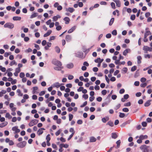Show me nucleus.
<instances>
[{
    "label": "nucleus",
    "instance_id": "nucleus-13",
    "mask_svg": "<svg viewBox=\"0 0 152 152\" xmlns=\"http://www.w3.org/2000/svg\"><path fill=\"white\" fill-rule=\"evenodd\" d=\"M59 146L60 148H62L63 147H64L65 148H67L69 147V145L67 144H64L63 143L60 144Z\"/></svg>",
    "mask_w": 152,
    "mask_h": 152
},
{
    "label": "nucleus",
    "instance_id": "nucleus-40",
    "mask_svg": "<svg viewBox=\"0 0 152 152\" xmlns=\"http://www.w3.org/2000/svg\"><path fill=\"white\" fill-rule=\"evenodd\" d=\"M15 64H17V63L16 62L15 60H13L12 61L10 64V65L11 66H12Z\"/></svg>",
    "mask_w": 152,
    "mask_h": 152
},
{
    "label": "nucleus",
    "instance_id": "nucleus-34",
    "mask_svg": "<svg viewBox=\"0 0 152 152\" xmlns=\"http://www.w3.org/2000/svg\"><path fill=\"white\" fill-rule=\"evenodd\" d=\"M37 13H34L33 14L30 16V18H32L37 17Z\"/></svg>",
    "mask_w": 152,
    "mask_h": 152
},
{
    "label": "nucleus",
    "instance_id": "nucleus-17",
    "mask_svg": "<svg viewBox=\"0 0 152 152\" xmlns=\"http://www.w3.org/2000/svg\"><path fill=\"white\" fill-rule=\"evenodd\" d=\"M63 20L64 21H65V23L66 24L69 23L70 21L69 18L68 17H65L64 18Z\"/></svg>",
    "mask_w": 152,
    "mask_h": 152
},
{
    "label": "nucleus",
    "instance_id": "nucleus-25",
    "mask_svg": "<svg viewBox=\"0 0 152 152\" xmlns=\"http://www.w3.org/2000/svg\"><path fill=\"white\" fill-rule=\"evenodd\" d=\"M116 13L117 14V16H119V11L117 10H116L115 11H114L113 12V14L114 15H116Z\"/></svg>",
    "mask_w": 152,
    "mask_h": 152
},
{
    "label": "nucleus",
    "instance_id": "nucleus-64",
    "mask_svg": "<svg viewBox=\"0 0 152 152\" xmlns=\"http://www.w3.org/2000/svg\"><path fill=\"white\" fill-rule=\"evenodd\" d=\"M83 122V121L81 120H79L77 121V123L78 124H81Z\"/></svg>",
    "mask_w": 152,
    "mask_h": 152
},
{
    "label": "nucleus",
    "instance_id": "nucleus-10",
    "mask_svg": "<svg viewBox=\"0 0 152 152\" xmlns=\"http://www.w3.org/2000/svg\"><path fill=\"white\" fill-rule=\"evenodd\" d=\"M65 10L66 12H69L70 13H72L75 11V9L72 7L66 8Z\"/></svg>",
    "mask_w": 152,
    "mask_h": 152
},
{
    "label": "nucleus",
    "instance_id": "nucleus-43",
    "mask_svg": "<svg viewBox=\"0 0 152 152\" xmlns=\"http://www.w3.org/2000/svg\"><path fill=\"white\" fill-rule=\"evenodd\" d=\"M46 140H47V141H49L50 140V135L49 134H48L46 138Z\"/></svg>",
    "mask_w": 152,
    "mask_h": 152
},
{
    "label": "nucleus",
    "instance_id": "nucleus-16",
    "mask_svg": "<svg viewBox=\"0 0 152 152\" xmlns=\"http://www.w3.org/2000/svg\"><path fill=\"white\" fill-rule=\"evenodd\" d=\"M104 60V59H101L100 58H98L97 59L94 60V61L96 63H101Z\"/></svg>",
    "mask_w": 152,
    "mask_h": 152
},
{
    "label": "nucleus",
    "instance_id": "nucleus-36",
    "mask_svg": "<svg viewBox=\"0 0 152 152\" xmlns=\"http://www.w3.org/2000/svg\"><path fill=\"white\" fill-rule=\"evenodd\" d=\"M107 125H108L111 127L113 126L114 125L113 123L111 121L108 122L107 123Z\"/></svg>",
    "mask_w": 152,
    "mask_h": 152
},
{
    "label": "nucleus",
    "instance_id": "nucleus-27",
    "mask_svg": "<svg viewBox=\"0 0 152 152\" xmlns=\"http://www.w3.org/2000/svg\"><path fill=\"white\" fill-rule=\"evenodd\" d=\"M151 100H149L147 101L144 104V106L145 107H148L151 104Z\"/></svg>",
    "mask_w": 152,
    "mask_h": 152
},
{
    "label": "nucleus",
    "instance_id": "nucleus-49",
    "mask_svg": "<svg viewBox=\"0 0 152 152\" xmlns=\"http://www.w3.org/2000/svg\"><path fill=\"white\" fill-rule=\"evenodd\" d=\"M112 34L114 35H116L117 34V31L116 30H113L112 32Z\"/></svg>",
    "mask_w": 152,
    "mask_h": 152
},
{
    "label": "nucleus",
    "instance_id": "nucleus-30",
    "mask_svg": "<svg viewBox=\"0 0 152 152\" xmlns=\"http://www.w3.org/2000/svg\"><path fill=\"white\" fill-rule=\"evenodd\" d=\"M5 117L10 119L12 118V117L9 113H7L5 115Z\"/></svg>",
    "mask_w": 152,
    "mask_h": 152
},
{
    "label": "nucleus",
    "instance_id": "nucleus-3",
    "mask_svg": "<svg viewBox=\"0 0 152 152\" xmlns=\"http://www.w3.org/2000/svg\"><path fill=\"white\" fill-rule=\"evenodd\" d=\"M143 50L145 53H147V51L151 52L152 51V48L149 47L147 46H144L143 48Z\"/></svg>",
    "mask_w": 152,
    "mask_h": 152
},
{
    "label": "nucleus",
    "instance_id": "nucleus-5",
    "mask_svg": "<svg viewBox=\"0 0 152 152\" xmlns=\"http://www.w3.org/2000/svg\"><path fill=\"white\" fill-rule=\"evenodd\" d=\"M38 122V121L36 119L32 120L28 124L30 126H32L36 124Z\"/></svg>",
    "mask_w": 152,
    "mask_h": 152
},
{
    "label": "nucleus",
    "instance_id": "nucleus-33",
    "mask_svg": "<svg viewBox=\"0 0 152 152\" xmlns=\"http://www.w3.org/2000/svg\"><path fill=\"white\" fill-rule=\"evenodd\" d=\"M17 92L18 94V96H23V94L21 93V91L20 89L17 90Z\"/></svg>",
    "mask_w": 152,
    "mask_h": 152
},
{
    "label": "nucleus",
    "instance_id": "nucleus-54",
    "mask_svg": "<svg viewBox=\"0 0 152 152\" xmlns=\"http://www.w3.org/2000/svg\"><path fill=\"white\" fill-rule=\"evenodd\" d=\"M146 80V79L144 77H142L140 79V81L142 83L145 82Z\"/></svg>",
    "mask_w": 152,
    "mask_h": 152
},
{
    "label": "nucleus",
    "instance_id": "nucleus-23",
    "mask_svg": "<svg viewBox=\"0 0 152 152\" xmlns=\"http://www.w3.org/2000/svg\"><path fill=\"white\" fill-rule=\"evenodd\" d=\"M142 57L140 56H138L137 57V64H139L141 63V60L142 59Z\"/></svg>",
    "mask_w": 152,
    "mask_h": 152
},
{
    "label": "nucleus",
    "instance_id": "nucleus-11",
    "mask_svg": "<svg viewBox=\"0 0 152 152\" xmlns=\"http://www.w3.org/2000/svg\"><path fill=\"white\" fill-rule=\"evenodd\" d=\"M76 26H73L68 31V33H72L76 29Z\"/></svg>",
    "mask_w": 152,
    "mask_h": 152
},
{
    "label": "nucleus",
    "instance_id": "nucleus-59",
    "mask_svg": "<svg viewBox=\"0 0 152 152\" xmlns=\"http://www.w3.org/2000/svg\"><path fill=\"white\" fill-rule=\"evenodd\" d=\"M17 118L15 117H14L12 118V122H15L17 121Z\"/></svg>",
    "mask_w": 152,
    "mask_h": 152
},
{
    "label": "nucleus",
    "instance_id": "nucleus-14",
    "mask_svg": "<svg viewBox=\"0 0 152 152\" xmlns=\"http://www.w3.org/2000/svg\"><path fill=\"white\" fill-rule=\"evenodd\" d=\"M130 51V50L129 48H127L123 51V54L124 56H126L127 54Z\"/></svg>",
    "mask_w": 152,
    "mask_h": 152
},
{
    "label": "nucleus",
    "instance_id": "nucleus-47",
    "mask_svg": "<svg viewBox=\"0 0 152 152\" xmlns=\"http://www.w3.org/2000/svg\"><path fill=\"white\" fill-rule=\"evenodd\" d=\"M25 75V74L23 72H21L20 74V77L21 78L24 77Z\"/></svg>",
    "mask_w": 152,
    "mask_h": 152
},
{
    "label": "nucleus",
    "instance_id": "nucleus-7",
    "mask_svg": "<svg viewBox=\"0 0 152 152\" xmlns=\"http://www.w3.org/2000/svg\"><path fill=\"white\" fill-rule=\"evenodd\" d=\"M66 40L67 42H70L72 39V36L70 35H67L66 36Z\"/></svg>",
    "mask_w": 152,
    "mask_h": 152
},
{
    "label": "nucleus",
    "instance_id": "nucleus-61",
    "mask_svg": "<svg viewBox=\"0 0 152 152\" xmlns=\"http://www.w3.org/2000/svg\"><path fill=\"white\" fill-rule=\"evenodd\" d=\"M59 6V3L57 2L55 3L53 5L54 7L55 8Z\"/></svg>",
    "mask_w": 152,
    "mask_h": 152
},
{
    "label": "nucleus",
    "instance_id": "nucleus-37",
    "mask_svg": "<svg viewBox=\"0 0 152 152\" xmlns=\"http://www.w3.org/2000/svg\"><path fill=\"white\" fill-rule=\"evenodd\" d=\"M69 132H72V134L74 135L75 133V131H74V129L72 128H71L69 129Z\"/></svg>",
    "mask_w": 152,
    "mask_h": 152
},
{
    "label": "nucleus",
    "instance_id": "nucleus-32",
    "mask_svg": "<svg viewBox=\"0 0 152 152\" xmlns=\"http://www.w3.org/2000/svg\"><path fill=\"white\" fill-rule=\"evenodd\" d=\"M114 18H112L110 19V21L109 23V25L110 26H111L112 25L113 23L114 22Z\"/></svg>",
    "mask_w": 152,
    "mask_h": 152
},
{
    "label": "nucleus",
    "instance_id": "nucleus-57",
    "mask_svg": "<svg viewBox=\"0 0 152 152\" xmlns=\"http://www.w3.org/2000/svg\"><path fill=\"white\" fill-rule=\"evenodd\" d=\"M87 101H86L82 105H81L80 106V107H84V106H85L86 105H87Z\"/></svg>",
    "mask_w": 152,
    "mask_h": 152
},
{
    "label": "nucleus",
    "instance_id": "nucleus-41",
    "mask_svg": "<svg viewBox=\"0 0 152 152\" xmlns=\"http://www.w3.org/2000/svg\"><path fill=\"white\" fill-rule=\"evenodd\" d=\"M125 115L124 113H120L119 115V117L121 118H124L125 116Z\"/></svg>",
    "mask_w": 152,
    "mask_h": 152
},
{
    "label": "nucleus",
    "instance_id": "nucleus-26",
    "mask_svg": "<svg viewBox=\"0 0 152 152\" xmlns=\"http://www.w3.org/2000/svg\"><path fill=\"white\" fill-rule=\"evenodd\" d=\"M8 124V123L6 121L4 123H2L0 124V127L1 128L3 127H4L6 126Z\"/></svg>",
    "mask_w": 152,
    "mask_h": 152
},
{
    "label": "nucleus",
    "instance_id": "nucleus-51",
    "mask_svg": "<svg viewBox=\"0 0 152 152\" xmlns=\"http://www.w3.org/2000/svg\"><path fill=\"white\" fill-rule=\"evenodd\" d=\"M147 85V83H141L140 85V86L142 87H144L145 86H146Z\"/></svg>",
    "mask_w": 152,
    "mask_h": 152
},
{
    "label": "nucleus",
    "instance_id": "nucleus-22",
    "mask_svg": "<svg viewBox=\"0 0 152 152\" xmlns=\"http://www.w3.org/2000/svg\"><path fill=\"white\" fill-rule=\"evenodd\" d=\"M96 139L94 137H91L90 138V142H94L96 141Z\"/></svg>",
    "mask_w": 152,
    "mask_h": 152
},
{
    "label": "nucleus",
    "instance_id": "nucleus-31",
    "mask_svg": "<svg viewBox=\"0 0 152 152\" xmlns=\"http://www.w3.org/2000/svg\"><path fill=\"white\" fill-rule=\"evenodd\" d=\"M63 68L61 66H58V67H55L54 68V69L58 71L62 69Z\"/></svg>",
    "mask_w": 152,
    "mask_h": 152
},
{
    "label": "nucleus",
    "instance_id": "nucleus-60",
    "mask_svg": "<svg viewBox=\"0 0 152 152\" xmlns=\"http://www.w3.org/2000/svg\"><path fill=\"white\" fill-rule=\"evenodd\" d=\"M122 110L123 112H127L129 111V110L127 108H124Z\"/></svg>",
    "mask_w": 152,
    "mask_h": 152
},
{
    "label": "nucleus",
    "instance_id": "nucleus-39",
    "mask_svg": "<svg viewBox=\"0 0 152 152\" xmlns=\"http://www.w3.org/2000/svg\"><path fill=\"white\" fill-rule=\"evenodd\" d=\"M69 121H71L73 118V115L72 114L70 113L69 114Z\"/></svg>",
    "mask_w": 152,
    "mask_h": 152
},
{
    "label": "nucleus",
    "instance_id": "nucleus-6",
    "mask_svg": "<svg viewBox=\"0 0 152 152\" xmlns=\"http://www.w3.org/2000/svg\"><path fill=\"white\" fill-rule=\"evenodd\" d=\"M12 129L13 131L15 132V134L19 133L20 131V130L19 129H18V127L17 126H15L13 127L12 128Z\"/></svg>",
    "mask_w": 152,
    "mask_h": 152
},
{
    "label": "nucleus",
    "instance_id": "nucleus-35",
    "mask_svg": "<svg viewBox=\"0 0 152 152\" xmlns=\"http://www.w3.org/2000/svg\"><path fill=\"white\" fill-rule=\"evenodd\" d=\"M117 137V135L115 133H113L112 134V137L113 138L115 139Z\"/></svg>",
    "mask_w": 152,
    "mask_h": 152
},
{
    "label": "nucleus",
    "instance_id": "nucleus-29",
    "mask_svg": "<svg viewBox=\"0 0 152 152\" xmlns=\"http://www.w3.org/2000/svg\"><path fill=\"white\" fill-rule=\"evenodd\" d=\"M38 89V87L37 86L33 87V91H32V93L34 94L36 93V91Z\"/></svg>",
    "mask_w": 152,
    "mask_h": 152
},
{
    "label": "nucleus",
    "instance_id": "nucleus-12",
    "mask_svg": "<svg viewBox=\"0 0 152 152\" xmlns=\"http://www.w3.org/2000/svg\"><path fill=\"white\" fill-rule=\"evenodd\" d=\"M45 129L44 128H41L39 129L37 132V134L39 135H41L43 132V130Z\"/></svg>",
    "mask_w": 152,
    "mask_h": 152
},
{
    "label": "nucleus",
    "instance_id": "nucleus-4",
    "mask_svg": "<svg viewBox=\"0 0 152 152\" xmlns=\"http://www.w3.org/2000/svg\"><path fill=\"white\" fill-rule=\"evenodd\" d=\"M52 63L54 65L58 66H61L62 65V64L60 61L56 59L53 61Z\"/></svg>",
    "mask_w": 152,
    "mask_h": 152
},
{
    "label": "nucleus",
    "instance_id": "nucleus-18",
    "mask_svg": "<svg viewBox=\"0 0 152 152\" xmlns=\"http://www.w3.org/2000/svg\"><path fill=\"white\" fill-rule=\"evenodd\" d=\"M113 1L115 3L117 7H121V2L119 0H114Z\"/></svg>",
    "mask_w": 152,
    "mask_h": 152
},
{
    "label": "nucleus",
    "instance_id": "nucleus-38",
    "mask_svg": "<svg viewBox=\"0 0 152 152\" xmlns=\"http://www.w3.org/2000/svg\"><path fill=\"white\" fill-rule=\"evenodd\" d=\"M109 119V118H102V121L103 123H106V121H108Z\"/></svg>",
    "mask_w": 152,
    "mask_h": 152
},
{
    "label": "nucleus",
    "instance_id": "nucleus-53",
    "mask_svg": "<svg viewBox=\"0 0 152 152\" xmlns=\"http://www.w3.org/2000/svg\"><path fill=\"white\" fill-rule=\"evenodd\" d=\"M56 38V37L54 36H52L50 37V39H49V41H50L51 40H54Z\"/></svg>",
    "mask_w": 152,
    "mask_h": 152
},
{
    "label": "nucleus",
    "instance_id": "nucleus-44",
    "mask_svg": "<svg viewBox=\"0 0 152 152\" xmlns=\"http://www.w3.org/2000/svg\"><path fill=\"white\" fill-rule=\"evenodd\" d=\"M55 49L56 52L57 53H59L60 52V49L58 47H56L55 48Z\"/></svg>",
    "mask_w": 152,
    "mask_h": 152
},
{
    "label": "nucleus",
    "instance_id": "nucleus-19",
    "mask_svg": "<svg viewBox=\"0 0 152 152\" xmlns=\"http://www.w3.org/2000/svg\"><path fill=\"white\" fill-rule=\"evenodd\" d=\"M146 146L145 145H143L140 147V148L142 151L145 152V150H146Z\"/></svg>",
    "mask_w": 152,
    "mask_h": 152
},
{
    "label": "nucleus",
    "instance_id": "nucleus-56",
    "mask_svg": "<svg viewBox=\"0 0 152 152\" xmlns=\"http://www.w3.org/2000/svg\"><path fill=\"white\" fill-rule=\"evenodd\" d=\"M82 96L85 99H86L88 98V94H83Z\"/></svg>",
    "mask_w": 152,
    "mask_h": 152
},
{
    "label": "nucleus",
    "instance_id": "nucleus-28",
    "mask_svg": "<svg viewBox=\"0 0 152 152\" xmlns=\"http://www.w3.org/2000/svg\"><path fill=\"white\" fill-rule=\"evenodd\" d=\"M151 33L150 32V31H147V32H145V34H144V38H146L147 37L150 35H151Z\"/></svg>",
    "mask_w": 152,
    "mask_h": 152
},
{
    "label": "nucleus",
    "instance_id": "nucleus-15",
    "mask_svg": "<svg viewBox=\"0 0 152 152\" xmlns=\"http://www.w3.org/2000/svg\"><path fill=\"white\" fill-rule=\"evenodd\" d=\"M74 64L72 63H70L66 65V67L68 69H71L73 67Z\"/></svg>",
    "mask_w": 152,
    "mask_h": 152
},
{
    "label": "nucleus",
    "instance_id": "nucleus-24",
    "mask_svg": "<svg viewBox=\"0 0 152 152\" xmlns=\"http://www.w3.org/2000/svg\"><path fill=\"white\" fill-rule=\"evenodd\" d=\"M14 20H20L21 19V17L18 16H14L13 17Z\"/></svg>",
    "mask_w": 152,
    "mask_h": 152
},
{
    "label": "nucleus",
    "instance_id": "nucleus-9",
    "mask_svg": "<svg viewBox=\"0 0 152 152\" xmlns=\"http://www.w3.org/2000/svg\"><path fill=\"white\" fill-rule=\"evenodd\" d=\"M61 86V84L58 82H56L54 83L52 86L53 87H56V88H59Z\"/></svg>",
    "mask_w": 152,
    "mask_h": 152
},
{
    "label": "nucleus",
    "instance_id": "nucleus-52",
    "mask_svg": "<svg viewBox=\"0 0 152 152\" xmlns=\"http://www.w3.org/2000/svg\"><path fill=\"white\" fill-rule=\"evenodd\" d=\"M131 105V103L129 102L126 103L124 104V106L125 107H129Z\"/></svg>",
    "mask_w": 152,
    "mask_h": 152
},
{
    "label": "nucleus",
    "instance_id": "nucleus-2",
    "mask_svg": "<svg viewBox=\"0 0 152 152\" xmlns=\"http://www.w3.org/2000/svg\"><path fill=\"white\" fill-rule=\"evenodd\" d=\"M26 141H23L18 143L17 145V146L19 148H23L26 146Z\"/></svg>",
    "mask_w": 152,
    "mask_h": 152
},
{
    "label": "nucleus",
    "instance_id": "nucleus-62",
    "mask_svg": "<svg viewBox=\"0 0 152 152\" xmlns=\"http://www.w3.org/2000/svg\"><path fill=\"white\" fill-rule=\"evenodd\" d=\"M135 15H131V18H130V19L131 20H133L135 19Z\"/></svg>",
    "mask_w": 152,
    "mask_h": 152
},
{
    "label": "nucleus",
    "instance_id": "nucleus-63",
    "mask_svg": "<svg viewBox=\"0 0 152 152\" xmlns=\"http://www.w3.org/2000/svg\"><path fill=\"white\" fill-rule=\"evenodd\" d=\"M127 69L126 67L122 69V71L123 72H124L125 73H126L127 71Z\"/></svg>",
    "mask_w": 152,
    "mask_h": 152
},
{
    "label": "nucleus",
    "instance_id": "nucleus-45",
    "mask_svg": "<svg viewBox=\"0 0 152 152\" xmlns=\"http://www.w3.org/2000/svg\"><path fill=\"white\" fill-rule=\"evenodd\" d=\"M116 143L117 144V148H118L119 147V146L120 145V143H121V141L120 140H118L116 142Z\"/></svg>",
    "mask_w": 152,
    "mask_h": 152
},
{
    "label": "nucleus",
    "instance_id": "nucleus-50",
    "mask_svg": "<svg viewBox=\"0 0 152 152\" xmlns=\"http://www.w3.org/2000/svg\"><path fill=\"white\" fill-rule=\"evenodd\" d=\"M61 131V130L60 129H59L57 132H56L55 133V134L56 136H57L59 135Z\"/></svg>",
    "mask_w": 152,
    "mask_h": 152
},
{
    "label": "nucleus",
    "instance_id": "nucleus-46",
    "mask_svg": "<svg viewBox=\"0 0 152 152\" xmlns=\"http://www.w3.org/2000/svg\"><path fill=\"white\" fill-rule=\"evenodd\" d=\"M62 28V27L61 26L59 25L58 26L56 27V29L57 31H60Z\"/></svg>",
    "mask_w": 152,
    "mask_h": 152
},
{
    "label": "nucleus",
    "instance_id": "nucleus-58",
    "mask_svg": "<svg viewBox=\"0 0 152 152\" xmlns=\"http://www.w3.org/2000/svg\"><path fill=\"white\" fill-rule=\"evenodd\" d=\"M107 91L105 90H104L102 91V94L103 95H104L107 94Z\"/></svg>",
    "mask_w": 152,
    "mask_h": 152
},
{
    "label": "nucleus",
    "instance_id": "nucleus-20",
    "mask_svg": "<svg viewBox=\"0 0 152 152\" xmlns=\"http://www.w3.org/2000/svg\"><path fill=\"white\" fill-rule=\"evenodd\" d=\"M140 139L142 140L147 139L148 136L147 135H141L139 137Z\"/></svg>",
    "mask_w": 152,
    "mask_h": 152
},
{
    "label": "nucleus",
    "instance_id": "nucleus-1",
    "mask_svg": "<svg viewBox=\"0 0 152 152\" xmlns=\"http://www.w3.org/2000/svg\"><path fill=\"white\" fill-rule=\"evenodd\" d=\"M4 28H9L12 29L14 27V25L11 23H5L4 25Z\"/></svg>",
    "mask_w": 152,
    "mask_h": 152
},
{
    "label": "nucleus",
    "instance_id": "nucleus-55",
    "mask_svg": "<svg viewBox=\"0 0 152 152\" xmlns=\"http://www.w3.org/2000/svg\"><path fill=\"white\" fill-rule=\"evenodd\" d=\"M21 71L20 69L18 68H17L15 69V72L19 73Z\"/></svg>",
    "mask_w": 152,
    "mask_h": 152
},
{
    "label": "nucleus",
    "instance_id": "nucleus-48",
    "mask_svg": "<svg viewBox=\"0 0 152 152\" xmlns=\"http://www.w3.org/2000/svg\"><path fill=\"white\" fill-rule=\"evenodd\" d=\"M111 5L113 9H115V4L114 2H112L111 3Z\"/></svg>",
    "mask_w": 152,
    "mask_h": 152
},
{
    "label": "nucleus",
    "instance_id": "nucleus-8",
    "mask_svg": "<svg viewBox=\"0 0 152 152\" xmlns=\"http://www.w3.org/2000/svg\"><path fill=\"white\" fill-rule=\"evenodd\" d=\"M61 18V16L59 15H57L56 16H54L53 18V21H56L58 19L60 18Z\"/></svg>",
    "mask_w": 152,
    "mask_h": 152
},
{
    "label": "nucleus",
    "instance_id": "nucleus-21",
    "mask_svg": "<svg viewBox=\"0 0 152 152\" xmlns=\"http://www.w3.org/2000/svg\"><path fill=\"white\" fill-rule=\"evenodd\" d=\"M52 31L51 30H49L46 34H45L44 35V37H46L49 36L52 33Z\"/></svg>",
    "mask_w": 152,
    "mask_h": 152
},
{
    "label": "nucleus",
    "instance_id": "nucleus-42",
    "mask_svg": "<svg viewBox=\"0 0 152 152\" xmlns=\"http://www.w3.org/2000/svg\"><path fill=\"white\" fill-rule=\"evenodd\" d=\"M137 66H134L132 67L131 69V71L132 72H134L137 69Z\"/></svg>",
    "mask_w": 152,
    "mask_h": 152
}]
</instances>
